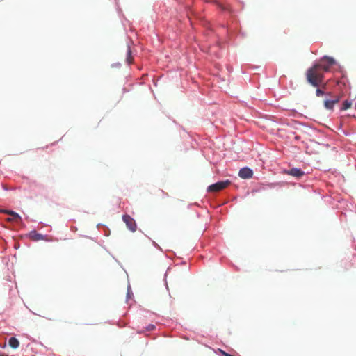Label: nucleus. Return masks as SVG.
<instances>
[{"label":"nucleus","mask_w":356,"mask_h":356,"mask_svg":"<svg viewBox=\"0 0 356 356\" xmlns=\"http://www.w3.org/2000/svg\"><path fill=\"white\" fill-rule=\"evenodd\" d=\"M337 65L334 58L328 56L323 57L318 63L314 65L307 71V79L314 87L323 83V73L331 71Z\"/></svg>","instance_id":"f257e3e1"},{"label":"nucleus","mask_w":356,"mask_h":356,"mask_svg":"<svg viewBox=\"0 0 356 356\" xmlns=\"http://www.w3.org/2000/svg\"><path fill=\"white\" fill-rule=\"evenodd\" d=\"M230 184L229 180L218 181L209 186L208 191L210 192H218L228 186Z\"/></svg>","instance_id":"f03ea898"},{"label":"nucleus","mask_w":356,"mask_h":356,"mask_svg":"<svg viewBox=\"0 0 356 356\" xmlns=\"http://www.w3.org/2000/svg\"><path fill=\"white\" fill-rule=\"evenodd\" d=\"M124 222L126 223L127 227L131 231L135 232L136 229V225L135 220L128 215H124L122 217Z\"/></svg>","instance_id":"7ed1b4c3"},{"label":"nucleus","mask_w":356,"mask_h":356,"mask_svg":"<svg viewBox=\"0 0 356 356\" xmlns=\"http://www.w3.org/2000/svg\"><path fill=\"white\" fill-rule=\"evenodd\" d=\"M238 175L241 178L249 179L252 177L253 172L249 168H243L239 170Z\"/></svg>","instance_id":"20e7f679"},{"label":"nucleus","mask_w":356,"mask_h":356,"mask_svg":"<svg viewBox=\"0 0 356 356\" xmlns=\"http://www.w3.org/2000/svg\"><path fill=\"white\" fill-rule=\"evenodd\" d=\"M1 212L8 213L12 216V218H8V220H16L17 222L22 221L21 216L16 212L9 210H2Z\"/></svg>","instance_id":"39448f33"},{"label":"nucleus","mask_w":356,"mask_h":356,"mask_svg":"<svg viewBox=\"0 0 356 356\" xmlns=\"http://www.w3.org/2000/svg\"><path fill=\"white\" fill-rule=\"evenodd\" d=\"M338 102V98H336L334 99H326L324 102V106L328 110H332L333 109L335 104H337Z\"/></svg>","instance_id":"423d86ee"},{"label":"nucleus","mask_w":356,"mask_h":356,"mask_svg":"<svg viewBox=\"0 0 356 356\" xmlns=\"http://www.w3.org/2000/svg\"><path fill=\"white\" fill-rule=\"evenodd\" d=\"M289 174L290 175L293 176V177H302L304 175V172L300 169H298V168H291L289 170Z\"/></svg>","instance_id":"0eeeda50"},{"label":"nucleus","mask_w":356,"mask_h":356,"mask_svg":"<svg viewBox=\"0 0 356 356\" xmlns=\"http://www.w3.org/2000/svg\"><path fill=\"white\" fill-rule=\"evenodd\" d=\"M8 344L10 347L17 348L19 345V342L15 337H11L8 341Z\"/></svg>","instance_id":"6e6552de"},{"label":"nucleus","mask_w":356,"mask_h":356,"mask_svg":"<svg viewBox=\"0 0 356 356\" xmlns=\"http://www.w3.org/2000/svg\"><path fill=\"white\" fill-rule=\"evenodd\" d=\"M326 89V83H324L322 85V89H320V88H317L316 91V95L317 97H321L322 95H324V92L323 90H325Z\"/></svg>","instance_id":"1a4fd4ad"},{"label":"nucleus","mask_w":356,"mask_h":356,"mask_svg":"<svg viewBox=\"0 0 356 356\" xmlns=\"http://www.w3.org/2000/svg\"><path fill=\"white\" fill-rule=\"evenodd\" d=\"M31 237L35 240V241H39V240H42L43 239V236L40 234H38L36 232H33L31 234Z\"/></svg>","instance_id":"9d476101"},{"label":"nucleus","mask_w":356,"mask_h":356,"mask_svg":"<svg viewBox=\"0 0 356 356\" xmlns=\"http://www.w3.org/2000/svg\"><path fill=\"white\" fill-rule=\"evenodd\" d=\"M351 104L348 101H345L343 104L342 110H347L350 107Z\"/></svg>","instance_id":"9b49d317"},{"label":"nucleus","mask_w":356,"mask_h":356,"mask_svg":"<svg viewBox=\"0 0 356 356\" xmlns=\"http://www.w3.org/2000/svg\"><path fill=\"white\" fill-rule=\"evenodd\" d=\"M155 328V326L152 324L151 325H149L147 327V330L148 331H151V330H153Z\"/></svg>","instance_id":"f8f14e48"},{"label":"nucleus","mask_w":356,"mask_h":356,"mask_svg":"<svg viewBox=\"0 0 356 356\" xmlns=\"http://www.w3.org/2000/svg\"><path fill=\"white\" fill-rule=\"evenodd\" d=\"M131 291H130V286H128V291H127V296L130 297Z\"/></svg>","instance_id":"ddd939ff"},{"label":"nucleus","mask_w":356,"mask_h":356,"mask_svg":"<svg viewBox=\"0 0 356 356\" xmlns=\"http://www.w3.org/2000/svg\"><path fill=\"white\" fill-rule=\"evenodd\" d=\"M225 356H232V355H230L229 354H225Z\"/></svg>","instance_id":"4468645a"}]
</instances>
